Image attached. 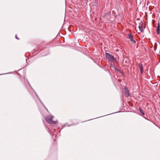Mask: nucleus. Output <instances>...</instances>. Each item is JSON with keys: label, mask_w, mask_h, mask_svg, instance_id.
Listing matches in <instances>:
<instances>
[{"label": "nucleus", "mask_w": 160, "mask_h": 160, "mask_svg": "<svg viewBox=\"0 0 160 160\" xmlns=\"http://www.w3.org/2000/svg\"><path fill=\"white\" fill-rule=\"evenodd\" d=\"M138 67L140 69V72L142 74H143V66L142 64H138Z\"/></svg>", "instance_id": "39448f33"}, {"label": "nucleus", "mask_w": 160, "mask_h": 160, "mask_svg": "<svg viewBox=\"0 0 160 160\" xmlns=\"http://www.w3.org/2000/svg\"><path fill=\"white\" fill-rule=\"evenodd\" d=\"M53 117L52 115H47L45 118V120L49 123L52 124H57V121H53L52 119Z\"/></svg>", "instance_id": "f257e3e1"}, {"label": "nucleus", "mask_w": 160, "mask_h": 160, "mask_svg": "<svg viewBox=\"0 0 160 160\" xmlns=\"http://www.w3.org/2000/svg\"><path fill=\"white\" fill-rule=\"evenodd\" d=\"M15 38H16L17 39H18V40H19V38H18L17 37V35H16V36H15Z\"/></svg>", "instance_id": "9d476101"}, {"label": "nucleus", "mask_w": 160, "mask_h": 160, "mask_svg": "<svg viewBox=\"0 0 160 160\" xmlns=\"http://www.w3.org/2000/svg\"><path fill=\"white\" fill-rule=\"evenodd\" d=\"M159 31H160V26H159V23H158V26L157 27V30H156L157 34H159Z\"/></svg>", "instance_id": "423d86ee"}, {"label": "nucleus", "mask_w": 160, "mask_h": 160, "mask_svg": "<svg viewBox=\"0 0 160 160\" xmlns=\"http://www.w3.org/2000/svg\"><path fill=\"white\" fill-rule=\"evenodd\" d=\"M128 38L130 40V41L132 43H135L136 42L133 39V36L130 33L128 34Z\"/></svg>", "instance_id": "7ed1b4c3"}, {"label": "nucleus", "mask_w": 160, "mask_h": 160, "mask_svg": "<svg viewBox=\"0 0 160 160\" xmlns=\"http://www.w3.org/2000/svg\"><path fill=\"white\" fill-rule=\"evenodd\" d=\"M138 28H139V30L141 32H143V29L142 26V25H141V26H138Z\"/></svg>", "instance_id": "6e6552de"}, {"label": "nucleus", "mask_w": 160, "mask_h": 160, "mask_svg": "<svg viewBox=\"0 0 160 160\" xmlns=\"http://www.w3.org/2000/svg\"><path fill=\"white\" fill-rule=\"evenodd\" d=\"M115 69L116 70H117V71H119V72H121L117 68H115Z\"/></svg>", "instance_id": "1a4fd4ad"}, {"label": "nucleus", "mask_w": 160, "mask_h": 160, "mask_svg": "<svg viewBox=\"0 0 160 160\" xmlns=\"http://www.w3.org/2000/svg\"><path fill=\"white\" fill-rule=\"evenodd\" d=\"M106 58L111 62H113L116 60L114 57L112 55L107 53H105Z\"/></svg>", "instance_id": "f03ea898"}, {"label": "nucleus", "mask_w": 160, "mask_h": 160, "mask_svg": "<svg viewBox=\"0 0 160 160\" xmlns=\"http://www.w3.org/2000/svg\"><path fill=\"white\" fill-rule=\"evenodd\" d=\"M124 94L125 96L128 98L129 96V93L128 90L126 87H125Z\"/></svg>", "instance_id": "20e7f679"}, {"label": "nucleus", "mask_w": 160, "mask_h": 160, "mask_svg": "<svg viewBox=\"0 0 160 160\" xmlns=\"http://www.w3.org/2000/svg\"><path fill=\"white\" fill-rule=\"evenodd\" d=\"M139 110L141 114H142L143 115H144L145 114L141 107H139Z\"/></svg>", "instance_id": "0eeeda50"}]
</instances>
